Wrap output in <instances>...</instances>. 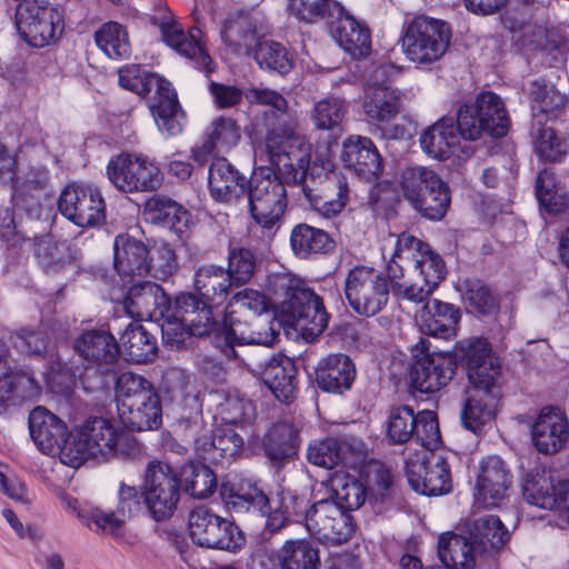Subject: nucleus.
Masks as SVG:
<instances>
[{
    "label": "nucleus",
    "mask_w": 569,
    "mask_h": 569,
    "mask_svg": "<svg viewBox=\"0 0 569 569\" xmlns=\"http://www.w3.org/2000/svg\"><path fill=\"white\" fill-rule=\"evenodd\" d=\"M331 488L336 496L335 500L348 512L360 508L366 501L367 488L360 480L349 475H336L331 480Z\"/></svg>",
    "instance_id": "0e129e2a"
},
{
    "label": "nucleus",
    "mask_w": 569,
    "mask_h": 569,
    "mask_svg": "<svg viewBox=\"0 0 569 569\" xmlns=\"http://www.w3.org/2000/svg\"><path fill=\"white\" fill-rule=\"evenodd\" d=\"M76 352L94 366L113 365L120 356V347L114 337L104 330H87L73 343Z\"/></svg>",
    "instance_id": "473e14b6"
},
{
    "label": "nucleus",
    "mask_w": 569,
    "mask_h": 569,
    "mask_svg": "<svg viewBox=\"0 0 569 569\" xmlns=\"http://www.w3.org/2000/svg\"><path fill=\"white\" fill-rule=\"evenodd\" d=\"M308 532L325 545L347 542L355 532L352 516L333 498L312 503L305 512Z\"/></svg>",
    "instance_id": "ddd939ff"
},
{
    "label": "nucleus",
    "mask_w": 569,
    "mask_h": 569,
    "mask_svg": "<svg viewBox=\"0 0 569 569\" xmlns=\"http://www.w3.org/2000/svg\"><path fill=\"white\" fill-rule=\"evenodd\" d=\"M246 196L249 212L257 226L273 234L287 209V192L278 176L269 168L253 171Z\"/></svg>",
    "instance_id": "423d86ee"
},
{
    "label": "nucleus",
    "mask_w": 569,
    "mask_h": 569,
    "mask_svg": "<svg viewBox=\"0 0 569 569\" xmlns=\"http://www.w3.org/2000/svg\"><path fill=\"white\" fill-rule=\"evenodd\" d=\"M181 481L186 491L196 499L208 498L217 488L216 475L202 463L190 462L183 466Z\"/></svg>",
    "instance_id": "13d9d810"
},
{
    "label": "nucleus",
    "mask_w": 569,
    "mask_h": 569,
    "mask_svg": "<svg viewBox=\"0 0 569 569\" xmlns=\"http://www.w3.org/2000/svg\"><path fill=\"white\" fill-rule=\"evenodd\" d=\"M119 84L139 96L156 87V98L150 109L158 129L167 136H177L182 131L181 120L184 112L179 104L177 92L168 80L146 71L138 64H131L119 69Z\"/></svg>",
    "instance_id": "39448f33"
},
{
    "label": "nucleus",
    "mask_w": 569,
    "mask_h": 569,
    "mask_svg": "<svg viewBox=\"0 0 569 569\" xmlns=\"http://www.w3.org/2000/svg\"><path fill=\"white\" fill-rule=\"evenodd\" d=\"M461 137L451 118H441L428 127L420 137L422 150L431 158L447 159Z\"/></svg>",
    "instance_id": "a19ab883"
},
{
    "label": "nucleus",
    "mask_w": 569,
    "mask_h": 569,
    "mask_svg": "<svg viewBox=\"0 0 569 569\" xmlns=\"http://www.w3.org/2000/svg\"><path fill=\"white\" fill-rule=\"evenodd\" d=\"M343 291L350 308L365 317L379 313L389 300L387 278L367 266H356L348 271Z\"/></svg>",
    "instance_id": "f8f14e48"
},
{
    "label": "nucleus",
    "mask_w": 569,
    "mask_h": 569,
    "mask_svg": "<svg viewBox=\"0 0 569 569\" xmlns=\"http://www.w3.org/2000/svg\"><path fill=\"white\" fill-rule=\"evenodd\" d=\"M132 286L123 300V310L132 319H154L170 311V298L163 289L151 281L138 280Z\"/></svg>",
    "instance_id": "393cba45"
},
{
    "label": "nucleus",
    "mask_w": 569,
    "mask_h": 569,
    "mask_svg": "<svg viewBox=\"0 0 569 569\" xmlns=\"http://www.w3.org/2000/svg\"><path fill=\"white\" fill-rule=\"evenodd\" d=\"M522 492L529 503L553 510L558 496V483L555 485L551 476L545 470H536V472L527 473Z\"/></svg>",
    "instance_id": "8fccbe9b"
},
{
    "label": "nucleus",
    "mask_w": 569,
    "mask_h": 569,
    "mask_svg": "<svg viewBox=\"0 0 569 569\" xmlns=\"http://www.w3.org/2000/svg\"><path fill=\"white\" fill-rule=\"evenodd\" d=\"M459 320V310L438 299L427 302L419 316L422 332L442 339L456 336Z\"/></svg>",
    "instance_id": "e433bc0d"
},
{
    "label": "nucleus",
    "mask_w": 569,
    "mask_h": 569,
    "mask_svg": "<svg viewBox=\"0 0 569 569\" xmlns=\"http://www.w3.org/2000/svg\"><path fill=\"white\" fill-rule=\"evenodd\" d=\"M208 182L211 197L231 203L246 196L249 180L226 158H218L209 167Z\"/></svg>",
    "instance_id": "c85d7f7f"
},
{
    "label": "nucleus",
    "mask_w": 569,
    "mask_h": 569,
    "mask_svg": "<svg viewBox=\"0 0 569 569\" xmlns=\"http://www.w3.org/2000/svg\"><path fill=\"white\" fill-rule=\"evenodd\" d=\"M199 456L209 462L219 463L234 458L243 446L242 438L231 429L218 430L213 436L202 435L194 441Z\"/></svg>",
    "instance_id": "58836bf2"
},
{
    "label": "nucleus",
    "mask_w": 569,
    "mask_h": 569,
    "mask_svg": "<svg viewBox=\"0 0 569 569\" xmlns=\"http://www.w3.org/2000/svg\"><path fill=\"white\" fill-rule=\"evenodd\" d=\"M194 289L201 299L221 306L236 286L226 268L209 263L196 270Z\"/></svg>",
    "instance_id": "c9c22d12"
},
{
    "label": "nucleus",
    "mask_w": 569,
    "mask_h": 569,
    "mask_svg": "<svg viewBox=\"0 0 569 569\" xmlns=\"http://www.w3.org/2000/svg\"><path fill=\"white\" fill-rule=\"evenodd\" d=\"M239 498L248 502L252 508L259 510L262 516H267L266 529L269 532L279 531L291 519L278 507L272 505L270 498L257 488H253L251 491L239 496Z\"/></svg>",
    "instance_id": "338daca9"
},
{
    "label": "nucleus",
    "mask_w": 569,
    "mask_h": 569,
    "mask_svg": "<svg viewBox=\"0 0 569 569\" xmlns=\"http://www.w3.org/2000/svg\"><path fill=\"white\" fill-rule=\"evenodd\" d=\"M458 350L466 365L467 377L470 382L468 389H480L487 393H496L498 379L501 375V365L493 353L487 339L473 338L460 342Z\"/></svg>",
    "instance_id": "a211bd4d"
},
{
    "label": "nucleus",
    "mask_w": 569,
    "mask_h": 569,
    "mask_svg": "<svg viewBox=\"0 0 569 569\" xmlns=\"http://www.w3.org/2000/svg\"><path fill=\"white\" fill-rule=\"evenodd\" d=\"M151 23L159 29L161 41L168 47L177 53L194 60L199 69L211 70L212 60L209 53L194 34L184 32L182 26L167 7L158 8L157 13L151 18Z\"/></svg>",
    "instance_id": "aec40b11"
},
{
    "label": "nucleus",
    "mask_w": 569,
    "mask_h": 569,
    "mask_svg": "<svg viewBox=\"0 0 569 569\" xmlns=\"http://www.w3.org/2000/svg\"><path fill=\"white\" fill-rule=\"evenodd\" d=\"M531 137L535 151L546 161H560L567 152L566 143L552 128L546 127L541 120L533 122Z\"/></svg>",
    "instance_id": "052dcab7"
},
{
    "label": "nucleus",
    "mask_w": 569,
    "mask_h": 569,
    "mask_svg": "<svg viewBox=\"0 0 569 569\" xmlns=\"http://www.w3.org/2000/svg\"><path fill=\"white\" fill-rule=\"evenodd\" d=\"M509 471L497 456L480 462L475 485V501L483 508H495L506 498L510 486Z\"/></svg>",
    "instance_id": "b1692460"
},
{
    "label": "nucleus",
    "mask_w": 569,
    "mask_h": 569,
    "mask_svg": "<svg viewBox=\"0 0 569 569\" xmlns=\"http://www.w3.org/2000/svg\"><path fill=\"white\" fill-rule=\"evenodd\" d=\"M36 257L48 272H57L79 258V250L67 240L43 236L34 244Z\"/></svg>",
    "instance_id": "49530a36"
},
{
    "label": "nucleus",
    "mask_w": 569,
    "mask_h": 569,
    "mask_svg": "<svg viewBox=\"0 0 569 569\" xmlns=\"http://www.w3.org/2000/svg\"><path fill=\"white\" fill-rule=\"evenodd\" d=\"M290 244L293 253L300 259L326 254L336 248V241L327 231L307 223H300L292 229Z\"/></svg>",
    "instance_id": "37998d69"
},
{
    "label": "nucleus",
    "mask_w": 569,
    "mask_h": 569,
    "mask_svg": "<svg viewBox=\"0 0 569 569\" xmlns=\"http://www.w3.org/2000/svg\"><path fill=\"white\" fill-rule=\"evenodd\" d=\"M107 176L119 191L126 193L153 191L162 183L158 166L130 153L112 158L107 164Z\"/></svg>",
    "instance_id": "2eb2a0df"
},
{
    "label": "nucleus",
    "mask_w": 569,
    "mask_h": 569,
    "mask_svg": "<svg viewBox=\"0 0 569 569\" xmlns=\"http://www.w3.org/2000/svg\"><path fill=\"white\" fill-rule=\"evenodd\" d=\"M333 36L338 44L353 58H365L371 50L369 29L348 13L339 17Z\"/></svg>",
    "instance_id": "a18cd8bd"
},
{
    "label": "nucleus",
    "mask_w": 569,
    "mask_h": 569,
    "mask_svg": "<svg viewBox=\"0 0 569 569\" xmlns=\"http://www.w3.org/2000/svg\"><path fill=\"white\" fill-rule=\"evenodd\" d=\"M118 431L112 422L102 417L87 419L69 435L62 451V463L79 468L88 459H107L114 453Z\"/></svg>",
    "instance_id": "0eeeda50"
},
{
    "label": "nucleus",
    "mask_w": 569,
    "mask_h": 569,
    "mask_svg": "<svg viewBox=\"0 0 569 569\" xmlns=\"http://www.w3.org/2000/svg\"><path fill=\"white\" fill-rule=\"evenodd\" d=\"M232 299L236 303L254 313L249 322L250 330H244L241 325H231L221 336L217 337L216 343L221 352L228 359L238 360L240 355L236 349L237 346H270L277 339L278 333L271 328H266V323H262L257 315L266 309V300L260 292L246 289L237 292Z\"/></svg>",
    "instance_id": "6e6552de"
},
{
    "label": "nucleus",
    "mask_w": 569,
    "mask_h": 569,
    "mask_svg": "<svg viewBox=\"0 0 569 569\" xmlns=\"http://www.w3.org/2000/svg\"><path fill=\"white\" fill-rule=\"evenodd\" d=\"M142 497L154 520L162 521L173 515L180 500V486L169 465L157 462L148 467Z\"/></svg>",
    "instance_id": "dca6fc26"
},
{
    "label": "nucleus",
    "mask_w": 569,
    "mask_h": 569,
    "mask_svg": "<svg viewBox=\"0 0 569 569\" xmlns=\"http://www.w3.org/2000/svg\"><path fill=\"white\" fill-rule=\"evenodd\" d=\"M281 569H318V550L303 539L287 540L278 551Z\"/></svg>",
    "instance_id": "603ef678"
},
{
    "label": "nucleus",
    "mask_w": 569,
    "mask_h": 569,
    "mask_svg": "<svg viewBox=\"0 0 569 569\" xmlns=\"http://www.w3.org/2000/svg\"><path fill=\"white\" fill-rule=\"evenodd\" d=\"M58 209L81 228L96 227L106 220V202L94 186L68 184L59 196Z\"/></svg>",
    "instance_id": "f3484780"
},
{
    "label": "nucleus",
    "mask_w": 569,
    "mask_h": 569,
    "mask_svg": "<svg viewBox=\"0 0 569 569\" xmlns=\"http://www.w3.org/2000/svg\"><path fill=\"white\" fill-rule=\"evenodd\" d=\"M387 274L396 296L422 303L445 279L446 264L428 243L402 232L395 242Z\"/></svg>",
    "instance_id": "f03ea898"
},
{
    "label": "nucleus",
    "mask_w": 569,
    "mask_h": 569,
    "mask_svg": "<svg viewBox=\"0 0 569 569\" xmlns=\"http://www.w3.org/2000/svg\"><path fill=\"white\" fill-rule=\"evenodd\" d=\"M536 196L540 207L550 214H561L569 210L568 191L548 169L541 170L537 177Z\"/></svg>",
    "instance_id": "09e8293b"
},
{
    "label": "nucleus",
    "mask_w": 569,
    "mask_h": 569,
    "mask_svg": "<svg viewBox=\"0 0 569 569\" xmlns=\"http://www.w3.org/2000/svg\"><path fill=\"white\" fill-rule=\"evenodd\" d=\"M432 189L427 188L421 192V200L417 202L415 210L429 220H440L450 204V192L447 184L437 174Z\"/></svg>",
    "instance_id": "bf43d9fd"
},
{
    "label": "nucleus",
    "mask_w": 569,
    "mask_h": 569,
    "mask_svg": "<svg viewBox=\"0 0 569 569\" xmlns=\"http://www.w3.org/2000/svg\"><path fill=\"white\" fill-rule=\"evenodd\" d=\"M456 370L455 359L442 352H427L417 357L410 368V381L422 393H432L446 387Z\"/></svg>",
    "instance_id": "412c9836"
},
{
    "label": "nucleus",
    "mask_w": 569,
    "mask_h": 569,
    "mask_svg": "<svg viewBox=\"0 0 569 569\" xmlns=\"http://www.w3.org/2000/svg\"><path fill=\"white\" fill-rule=\"evenodd\" d=\"M457 123L461 137L473 141L483 132L496 138L506 136L509 118L501 98L488 91L479 93L473 104L458 109Z\"/></svg>",
    "instance_id": "1a4fd4ad"
},
{
    "label": "nucleus",
    "mask_w": 569,
    "mask_h": 569,
    "mask_svg": "<svg viewBox=\"0 0 569 569\" xmlns=\"http://www.w3.org/2000/svg\"><path fill=\"white\" fill-rule=\"evenodd\" d=\"M116 399L121 421L129 430H154L161 426L160 398L142 376L122 372L116 382Z\"/></svg>",
    "instance_id": "20e7f679"
},
{
    "label": "nucleus",
    "mask_w": 569,
    "mask_h": 569,
    "mask_svg": "<svg viewBox=\"0 0 569 569\" xmlns=\"http://www.w3.org/2000/svg\"><path fill=\"white\" fill-rule=\"evenodd\" d=\"M143 216L147 221L172 229L176 233L182 232V227L188 222L187 210L173 199L162 194H154L146 201Z\"/></svg>",
    "instance_id": "c03bdc74"
},
{
    "label": "nucleus",
    "mask_w": 569,
    "mask_h": 569,
    "mask_svg": "<svg viewBox=\"0 0 569 569\" xmlns=\"http://www.w3.org/2000/svg\"><path fill=\"white\" fill-rule=\"evenodd\" d=\"M94 41L100 50L110 59L128 58L131 52L126 28L114 21L103 23L94 32Z\"/></svg>",
    "instance_id": "5fc2aeb1"
},
{
    "label": "nucleus",
    "mask_w": 569,
    "mask_h": 569,
    "mask_svg": "<svg viewBox=\"0 0 569 569\" xmlns=\"http://www.w3.org/2000/svg\"><path fill=\"white\" fill-rule=\"evenodd\" d=\"M252 56L261 69L282 76L293 68V59L288 50L280 42L270 39H258Z\"/></svg>",
    "instance_id": "3c124183"
},
{
    "label": "nucleus",
    "mask_w": 569,
    "mask_h": 569,
    "mask_svg": "<svg viewBox=\"0 0 569 569\" xmlns=\"http://www.w3.org/2000/svg\"><path fill=\"white\" fill-rule=\"evenodd\" d=\"M497 393H487L480 389H467L466 400L461 411L462 426L479 435L485 425L495 413Z\"/></svg>",
    "instance_id": "79ce46f5"
},
{
    "label": "nucleus",
    "mask_w": 569,
    "mask_h": 569,
    "mask_svg": "<svg viewBox=\"0 0 569 569\" xmlns=\"http://www.w3.org/2000/svg\"><path fill=\"white\" fill-rule=\"evenodd\" d=\"M341 160L346 168L365 180L380 176L383 166L373 142L366 137H350L342 144Z\"/></svg>",
    "instance_id": "7c9ffc66"
},
{
    "label": "nucleus",
    "mask_w": 569,
    "mask_h": 569,
    "mask_svg": "<svg viewBox=\"0 0 569 569\" xmlns=\"http://www.w3.org/2000/svg\"><path fill=\"white\" fill-rule=\"evenodd\" d=\"M29 431L34 445L46 455H59L62 461V451L69 442L67 425L58 416L42 406L36 407L29 413Z\"/></svg>",
    "instance_id": "4be33fe9"
},
{
    "label": "nucleus",
    "mask_w": 569,
    "mask_h": 569,
    "mask_svg": "<svg viewBox=\"0 0 569 569\" xmlns=\"http://www.w3.org/2000/svg\"><path fill=\"white\" fill-rule=\"evenodd\" d=\"M356 378V367L346 355H329L316 371L320 389L327 392L342 393L350 389Z\"/></svg>",
    "instance_id": "f704fd0d"
},
{
    "label": "nucleus",
    "mask_w": 569,
    "mask_h": 569,
    "mask_svg": "<svg viewBox=\"0 0 569 569\" xmlns=\"http://www.w3.org/2000/svg\"><path fill=\"white\" fill-rule=\"evenodd\" d=\"M386 74L385 67L376 68L365 89L363 112L377 122H389L400 112V98L385 83Z\"/></svg>",
    "instance_id": "a878e982"
},
{
    "label": "nucleus",
    "mask_w": 569,
    "mask_h": 569,
    "mask_svg": "<svg viewBox=\"0 0 569 569\" xmlns=\"http://www.w3.org/2000/svg\"><path fill=\"white\" fill-rule=\"evenodd\" d=\"M270 286L274 295L283 297L280 316L284 323L300 331L308 341L323 333L328 327L329 315L320 296L290 273L274 276Z\"/></svg>",
    "instance_id": "7ed1b4c3"
},
{
    "label": "nucleus",
    "mask_w": 569,
    "mask_h": 569,
    "mask_svg": "<svg viewBox=\"0 0 569 569\" xmlns=\"http://www.w3.org/2000/svg\"><path fill=\"white\" fill-rule=\"evenodd\" d=\"M217 412L227 425H238L250 421L254 416L252 402L238 390L223 392V400L219 402Z\"/></svg>",
    "instance_id": "e2e57ef3"
},
{
    "label": "nucleus",
    "mask_w": 569,
    "mask_h": 569,
    "mask_svg": "<svg viewBox=\"0 0 569 569\" xmlns=\"http://www.w3.org/2000/svg\"><path fill=\"white\" fill-rule=\"evenodd\" d=\"M147 246L129 234L114 238L113 264L121 279L128 283L142 280L151 273L153 257L149 256Z\"/></svg>",
    "instance_id": "5701e85b"
},
{
    "label": "nucleus",
    "mask_w": 569,
    "mask_h": 569,
    "mask_svg": "<svg viewBox=\"0 0 569 569\" xmlns=\"http://www.w3.org/2000/svg\"><path fill=\"white\" fill-rule=\"evenodd\" d=\"M436 176L433 170L421 166L407 167L401 170L398 179L399 190L413 209L421 200L420 193L428 187L432 189Z\"/></svg>",
    "instance_id": "6e6d98bb"
},
{
    "label": "nucleus",
    "mask_w": 569,
    "mask_h": 569,
    "mask_svg": "<svg viewBox=\"0 0 569 569\" xmlns=\"http://www.w3.org/2000/svg\"><path fill=\"white\" fill-rule=\"evenodd\" d=\"M120 340L128 361L147 363L156 357V339L140 323L130 322Z\"/></svg>",
    "instance_id": "de8ad7c7"
},
{
    "label": "nucleus",
    "mask_w": 569,
    "mask_h": 569,
    "mask_svg": "<svg viewBox=\"0 0 569 569\" xmlns=\"http://www.w3.org/2000/svg\"><path fill=\"white\" fill-rule=\"evenodd\" d=\"M406 475L411 488L425 496H439L451 490V473L447 459L437 452L406 461Z\"/></svg>",
    "instance_id": "6ab92c4d"
},
{
    "label": "nucleus",
    "mask_w": 569,
    "mask_h": 569,
    "mask_svg": "<svg viewBox=\"0 0 569 569\" xmlns=\"http://www.w3.org/2000/svg\"><path fill=\"white\" fill-rule=\"evenodd\" d=\"M208 303L193 293H181L177 297L176 310L182 317L191 336L203 337L214 329L217 322Z\"/></svg>",
    "instance_id": "4c0bfd02"
},
{
    "label": "nucleus",
    "mask_w": 569,
    "mask_h": 569,
    "mask_svg": "<svg viewBox=\"0 0 569 569\" xmlns=\"http://www.w3.org/2000/svg\"><path fill=\"white\" fill-rule=\"evenodd\" d=\"M14 24L20 38L31 47L54 43L63 31L59 8L44 0H22L16 7Z\"/></svg>",
    "instance_id": "9d476101"
},
{
    "label": "nucleus",
    "mask_w": 569,
    "mask_h": 569,
    "mask_svg": "<svg viewBox=\"0 0 569 569\" xmlns=\"http://www.w3.org/2000/svg\"><path fill=\"white\" fill-rule=\"evenodd\" d=\"M531 438L539 452H558L569 439V422L566 415L557 407L542 408L531 427Z\"/></svg>",
    "instance_id": "bb28decb"
},
{
    "label": "nucleus",
    "mask_w": 569,
    "mask_h": 569,
    "mask_svg": "<svg viewBox=\"0 0 569 569\" xmlns=\"http://www.w3.org/2000/svg\"><path fill=\"white\" fill-rule=\"evenodd\" d=\"M258 268L259 259L252 250L242 246L229 247L226 271L230 274V279L236 288L250 282Z\"/></svg>",
    "instance_id": "4d7b16f0"
},
{
    "label": "nucleus",
    "mask_w": 569,
    "mask_h": 569,
    "mask_svg": "<svg viewBox=\"0 0 569 569\" xmlns=\"http://www.w3.org/2000/svg\"><path fill=\"white\" fill-rule=\"evenodd\" d=\"M416 422V415L409 406L392 408L386 421L387 438L393 445L413 440Z\"/></svg>",
    "instance_id": "680f3d73"
},
{
    "label": "nucleus",
    "mask_w": 569,
    "mask_h": 569,
    "mask_svg": "<svg viewBox=\"0 0 569 569\" xmlns=\"http://www.w3.org/2000/svg\"><path fill=\"white\" fill-rule=\"evenodd\" d=\"M189 533L196 545L207 549L236 551L244 543L234 522L203 506L189 513Z\"/></svg>",
    "instance_id": "4468645a"
},
{
    "label": "nucleus",
    "mask_w": 569,
    "mask_h": 569,
    "mask_svg": "<svg viewBox=\"0 0 569 569\" xmlns=\"http://www.w3.org/2000/svg\"><path fill=\"white\" fill-rule=\"evenodd\" d=\"M528 96L535 121L553 120L565 111L567 98L553 83L531 81Z\"/></svg>",
    "instance_id": "ea45409f"
},
{
    "label": "nucleus",
    "mask_w": 569,
    "mask_h": 569,
    "mask_svg": "<svg viewBox=\"0 0 569 569\" xmlns=\"http://www.w3.org/2000/svg\"><path fill=\"white\" fill-rule=\"evenodd\" d=\"M365 457V445L356 439L337 440L328 438L311 443L307 451V459L310 463L326 469H332L340 463L355 467Z\"/></svg>",
    "instance_id": "cd10ccee"
},
{
    "label": "nucleus",
    "mask_w": 569,
    "mask_h": 569,
    "mask_svg": "<svg viewBox=\"0 0 569 569\" xmlns=\"http://www.w3.org/2000/svg\"><path fill=\"white\" fill-rule=\"evenodd\" d=\"M257 367L261 369L263 382L279 401L284 403L293 401L297 393V369L290 358L286 356L264 357L257 363Z\"/></svg>",
    "instance_id": "c756f323"
},
{
    "label": "nucleus",
    "mask_w": 569,
    "mask_h": 569,
    "mask_svg": "<svg viewBox=\"0 0 569 569\" xmlns=\"http://www.w3.org/2000/svg\"><path fill=\"white\" fill-rule=\"evenodd\" d=\"M347 113V104L336 97H328L316 102L310 117L315 127L319 130H331L338 127Z\"/></svg>",
    "instance_id": "69168bd1"
},
{
    "label": "nucleus",
    "mask_w": 569,
    "mask_h": 569,
    "mask_svg": "<svg viewBox=\"0 0 569 569\" xmlns=\"http://www.w3.org/2000/svg\"><path fill=\"white\" fill-rule=\"evenodd\" d=\"M240 128L231 118L220 117L212 122V131L209 140L203 144L206 152L212 151L214 147L229 148L239 141Z\"/></svg>",
    "instance_id": "774afa93"
},
{
    "label": "nucleus",
    "mask_w": 569,
    "mask_h": 569,
    "mask_svg": "<svg viewBox=\"0 0 569 569\" xmlns=\"http://www.w3.org/2000/svg\"><path fill=\"white\" fill-rule=\"evenodd\" d=\"M266 148L270 161L278 169L300 171L299 183L310 207L325 218L339 214L349 198V184L340 171L326 172L316 178L319 167L310 164L311 144L296 132L293 120L280 121L267 132Z\"/></svg>",
    "instance_id": "f257e3e1"
},
{
    "label": "nucleus",
    "mask_w": 569,
    "mask_h": 569,
    "mask_svg": "<svg viewBox=\"0 0 569 569\" xmlns=\"http://www.w3.org/2000/svg\"><path fill=\"white\" fill-rule=\"evenodd\" d=\"M451 39V29L442 20L427 16L413 18L401 38L402 51L415 63H432L447 51Z\"/></svg>",
    "instance_id": "9b49d317"
},
{
    "label": "nucleus",
    "mask_w": 569,
    "mask_h": 569,
    "mask_svg": "<svg viewBox=\"0 0 569 569\" xmlns=\"http://www.w3.org/2000/svg\"><path fill=\"white\" fill-rule=\"evenodd\" d=\"M479 553L487 558L498 556L510 540V532L502 521L492 515L480 517L468 526Z\"/></svg>",
    "instance_id": "72a5a7b5"
},
{
    "label": "nucleus",
    "mask_w": 569,
    "mask_h": 569,
    "mask_svg": "<svg viewBox=\"0 0 569 569\" xmlns=\"http://www.w3.org/2000/svg\"><path fill=\"white\" fill-rule=\"evenodd\" d=\"M442 533L438 542V555L441 562L451 569H475L478 562L486 559L479 553L471 535Z\"/></svg>",
    "instance_id": "2f4dec72"
},
{
    "label": "nucleus",
    "mask_w": 569,
    "mask_h": 569,
    "mask_svg": "<svg viewBox=\"0 0 569 569\" xmlns=\"http://www.w3.org/2000/svg\"><path fill=\"white\" fill-rule=\"evenodd\" d=\"M81 521L97 533L120 538L123 536L124 526L129 519L121 515L120 510H103L100 507H92L79 512Z\"/></svg>",
    "instance_id": "864d4df0"
}]
</instances>
